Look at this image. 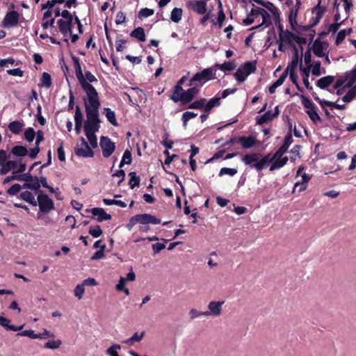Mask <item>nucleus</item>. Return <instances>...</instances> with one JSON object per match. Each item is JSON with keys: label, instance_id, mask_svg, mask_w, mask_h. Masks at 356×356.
Returning a JSON list of instances; mask_svg holds the SVG:
<instances>
[{"label": "nucleus", "instance_id": "nucleus-1", "mask_svg": "<svg viewBox=\"0 0 356 356\" xmlns=\"http://www.w3.org/2000/svg\"><path fill=\"white\" fill-rule=\"evenodd\" d=\"M241 161L251 168L255 169L257 172L270 165L269 170L273 171L284 166L281 157H275V152L273 156L270 154L262 156L261 153L254 152L245 154L241 158Z\"/></svg>", "mask_w": 356, "mask_h": 356}, {"label": "nucleus", "instance_id": "nucleus-2", "mask_svg": "<svg viewBox=\"0 0 356 356\" xmlns=\"http://www.w3.org/2000/svg\"><path fill=\"white\" fill-rule=\"evenodd\" d=\"M87 120L83 124L85 134L98 131L100 128L99 108L100 101L98 93L83 98Z\"/></svg>", "mask_w": 356, "mask_h": 356}, {"label": "nucleus", "instance_id": "nucleus-3", "mask_svg": "<svg viewBox=\"0 0 356 356\" xmlns=\"http://www.w3.org/2000/svg\"><path fill=\"white\" fill-rule=\"evenodd\" d=\"M216 70L213 67H207L196 72L190 79L188 86H194L200 89L207 82L216 79Z\"/></svg>", "mask_w": 356, "mask_h": 356}, {"label": "nucleus", "instance_id": "nucleus-4", "mask_svg": "<svg viewBox=\"0 0 356 356\" xmlns=\"http://www.w3.org/2000/svg\"><path fill=\"white\" fill-rule=\"evenodd\" d=\"M71 58L74 63L76 76L82 89L86 92V95L88 96L98 93L96 89L91 83H89L87 81H86V79H84V75L81 70L79 58L73 54L71 55Z\"/></svg>", "mask_w": 356, "mask_h": 356}, {"label": "nucleus", "instance_id": "nucleus-5", "mask_svg": "<svg viewBox=\"0 0 356 356\" xmlns=\"http://www.w3.org/2000/svg\"><path fill=\"white\" fill-rule=\"evenodd\" d=\"M257 70V60L246 61L240 65L234 76L238 83L244 82L248 76Z\"/></svg>", "mask_w": 356, "mask_h": 356}, {"label": "nucleus", "instance_id": "nucleus-6", "mask_svg": "<svg viewBox=\"0 0 356 356\" xmlns=\"http://www.w3.org/2000/svg\"><path fill=\"white\" fill-rule=\"evenodd\" d=\"M138 223L159 225L161 223V220L149 213L137 214L130 218L126 227L129 230H131L134 226Z\"/></svg>", "mask_w": 356, "mask_h": 356}, {"label": "nucleus", "instance_id": "nucleus-7", "mask_svg": "<svg viewBox=\"0 0 356 356\" xmlns=\"http://www.w3.org/2000/svg\"><path fill=\"white\" fill-rule=\"evenodd\" d=\"M36 202L40 211L42 213H49L55 209L54 201L42 191L38 193Z\"/></svg>", "mask_w": 356, "mask_h": 356}, {"label": "nucleus", "instance_id": "nucleus-8", "mask_svg": "<svg viewBox=\"0 0 356 356\" xmlns=\"http://www.w3.org/2000/svg\"><path fill=\"white\" fill-rule=\"evenodd\" d=\"M259 14H262V22L257 26L251 27L250 30L259 29V31H263V26L268 27L272 24V20L268 13L265 9L257 7L253 4L252 8L250 10V15H259Z\"/></svg>", "mask_w": 356, "mask_h": 356}, {"label": "nucleus", "instance_id": "nucleus-9", "mask_svg": "<svg viewBox=\"0 0 356 356\" xmlns=\"http://www.w3.org/2000/svg\"><path fill=\"white\" fill-rule=\"evenodd\" d=\"M73 21L74 19L64 20V19H59L57 20V24L60 33L63 35V41L69 44V40L66 38L68 33H72L73 31L74 24Z\"/></svg>", "mask_w": 356, "mask_h": 356}, {"label": "nucleus", "instance_id": "nucleus-10", "mask_svg": "<svg viewBox=\"0 0 356 356\" xmlns=\"http://www.w3.org/2000/svg\"><path fill=\"white\" fill-rule=\"evenodd\" d=\"M99 145L104 158L110 157L115 149V143L108 136H101Z\"/></svg>", "mask_w": 356, "mask_h": 356}, {"label": "nucleus", "instance_id": "nucleus-11", "mask_svg": "<svg viewBox=\"0 0 356 356\" xmlns=\"http://www.w3.org/2000/svg\"><path fill=\"white\" fill-rule=\"evenodd\" d=\"M289 125L290 131L285 136L283 144L275 152V157L282 156L288 151L289 146L293 142V139L292 134H291V131L292 124L290 121H289Z\"/></svg>", "mask_w": 356, "mask_h": 356}, {"label": "nucleus", "instance_id": "nucleus-12", "mask_svg": "<svg viewBox=\"0 0 356 356\" xmlns=\"http://www.w3.org/2000/svg\"><path fill=\"white\" fill-rule=\"evenodd\" d=\"M19 15L17 11H9L6 14L2 21V26L4 28H10L16 26L19 23Z\"/></svg>", "mask_w": 356, "mask_h": 356}, {"label": "nucleus", "instance_id": "nucleus-13", "mask_svg": "<svg viewBox=\"0 0 356 356\" xmlns=\"http://www.w3.org/2000/svg\"><path fill=\"white\" fill-rule=\"evenodd\" d=\"M41 185L44 187H49V184L45 177H35V181L32 183H24L22 185L23 188L30 189L40 193Z\"/></svg>", "mask_w": 356, "mask_h": 356}, {"label": "nucleus", "instance_id": "nucleus-14", "mask_svg": "<svg viewBox=\"0 0 356 356\" xmlns=\"http://www.w3.org/2000/svg\"><path fill=\"white\" fill-rule=\"evenodd\" d=\"M81 145L84 147H78L75 149V154L77 156L83 158H92L94 156V151L89 147L88 143L81 137L80 138Z\"/></svg>", "mask_w": 356, "mask_h": 356}, {"label": "nucleus", "instance_id": "nucleus-15", "mask_svg": "<svg viewBox=\"0 0 356 356\" xmlns=\"http://www.w3.org/2000/svg\"><path fill=\"white\" fill-rule=\"evenodd\" d=\"M86 212H90L93 217H96L97 222H102L104 220H110L112 218L111 214L107 213L103 208L95 207L92 209H87Z\"/></svg>", "mask_w": 356, "mask_h": 356}, {"label": "nucleus", "instance_id": "nucleus-16", "mask_svg": "<svg viewBox=\"0 0 356 356\" xmlns=\"http://www.w3.org/2000/svg\"><path fill=\"white\" fill-rule=\"evenodd\" d=\"M188 8L199 15H203L207 12V5L204 1L193 0L188 3Z\"/></svg>", "mask_w": 356, "mask_h": 356}, {"label": "nucleus", "instance_id": "nucleus-17", "mask_svg": "<svg viewBox=\"0 0 356 356\" xmlns=\"http://www.w3.org/2000/svg\"><path fill=\"white\" fill-rule=\"evenodd\" d=\"M200 92V89L197 87L194 86H191L190 88L185 90L184 95L181 97V104H186L188 103L191 102L195 96H197Z\"/></svg>", "mask_w": 356, "mask_h": 356}, {"label": "nucleus", "instance_id": "nucleus-18", "mask_svg": "<svg viewBox=\"0 0 356 356\" xmlns=\"http://www.w3.org/2000/svg\"><path fill=\"white\" fill-rule=\"evenodd\" d=\"M313 52L318 58H322L325 56L323 52L324 46L328 47L327 42H322L319 38L314 40L313 44Z\"/></svg>", "mask_w": 356, "mask_h": 356}, {"label": "nucleus", "instance_id": "nucleus-19", "mask_svg": "<svg viewBox=\"0 0 356 356\" xmlns=\"http://www.w3.org/2000/svg\"><path fill=\"white\" fill-rule=\"evenodd\" d=\"M224 304V301H211L208 305L209 313L211 316H218L222 312V305Z\"/></svg>", "mask_w": 356, "mask_h": 356}, {"label": "nucleus", "instance_id": "nucleus-20", "mask_svg": "<svg viewBox=\"0 0 356 356\" xmlns=\"http://www.w3.org/2000/svg\"><path fill=\"white\" fill-rule=\"evenodd\" d=\"M238 140L241 146L245 149H249L256 145V138L251 136H238Z\"/></svg>", "mask_w": 356, "mask_h": 356}, {"label": "nucleus", "instance_id": "nucleus-21", "mask_svg": "<svg viewBox=\"0 0 356 356\" xmlns=\"http://www.w3.org/2000/svg\"><path fill=\"white\" fill-rule=\"evenodd\" d=\"M298 11L299 10H297V9H294L293 8H291L290 9L289 13V22L293 31H296L297 33H300L299 31L296 30V26H298V22L296 18Z\"/></svg>", "mask_w": 356, "mask_h": 356}, {"label": "nucleus", "instance_id": "nucleus-22", "mask_svg": "<svg viewBox=\"0 0 356 356\" xmlns=\"http://www.w3.org/2000/svg\"><path fill=\"white\" fill-rule=\"evenodd\" d=\"M334 81V77L331 75L323 76L319 79L316 82V86L321 89H326Z\"/></svg>", "mask_w": 356, "mask_h": 356}, {"label": "nucleus", "instance_id": "nucleus-23", "mask_svg": "<svg viewBox=\"0 0 356 356\" xmlns=\"http://www.w3.org/2000/svg\"><path fill=\"white\" fill-rule=\"evenodd\" d=\"M221 104V98L215 96L210 99L207 103H204V112L209 113L212 108L218 107Z\"/></svg>", "mask_w": 356, "mask_h": 356}, {"label": "nucleus", "instance_id": "nucleus-24", "mask_svg": "<svg viewBox=\"0 0 356 356\" xmlns=\"http://www.w3.org/2000/svg\"><path fill=\"white\" fill-rule=\"evenodd\" d=\"M236 67V61L235 60H230V61H225L222 64L216 63L213 65L214 68H218L221 71L226 72V71H232L234 70Z\"/></svg>", "mask_w": 356, "mask_h": 356}, {"label": "nucleus", "instance_id": "nucleus-25", "mask_svg": "<svg viewBox=\"0 0 356 356\" xmlns=\"http://www.w3.org/2000/svg\"><path fill=\"white\" fill-rule=\"evenodd\" d=\"M300 70L302 72V81H303V83H304L305 88L309 91L312 90L313 88L309 82L310 66L308 65L306 67H302V65H300Z\"/></svg>", "mask_w": 356, "mask_h": 356}, {"label": "nucleus", "instance_id": "nucleus-26", "mask_svg": "<svg viewBox=\"0 0 356 356\" xmlns=\"http://www.w3.org/2000/svg\"><path fill=\"white\" fill-rule=\"evenodd\" d=\"M185 90L183 89L182 86L175 85L174 87V92L170 96V99L174 102L177 103L179 101L181 102V97L184 95Z\"/></svg>", "mask_w": 356, "mask_h": 356}, {"label": "nucleus", "instance_id": "nucleus-27", "mask_svg": "<svg viewBox=\"0 0 356 356\" xmlns=\"http://www.w3.org/2000/svg\"><path fill=\"white\" fill-rule=\"evenodd\" d=\"M130 36L137 39L139 42H145L146 40L144 29L140 26L134 29L131 32Z\"/></svg>", "mask_w": 356, "mask_h": 356}, {"label": "nucleus", "instance_id": "nucleus-28", "mask_svg": "<svg viewBox=\"0 0 356 356\" xmlns=\"http://www.w3.org/2000/svg\"><path fill=\"white\" fill-rule=\"evenodd\" d=\"M17 161H7L0 168V175H6L10 170H15L17 168Z\"/></svg>", "mask_w": 356, "mask_h": 356}, {"label": "nucleus", "instance_id": "nucleus-29", "mask_svg": "<svg viewBox=\"0 0 356 356\" xmlns=\"http://www.w3.org/2000/svg\"><path fill=\"white\" fill-rule=\"evenodd\" d=\"M287 76V72H283L279 79L276 80L275 82H273L269 87H268V92L270 94H273L275 92V90L277 88L282 86L285 81L286 78Z\"/></svg>", "mask_w": 356, "mask_h": 356}, {"label": "nucleus", "instance_id": "nucleus-30", "mask_svg": "<svg viewBox=\"0 0 356 356\" xmlns=\"http://www.w3.org/2000/svg\"><path fill=\"white\" fill-rule=\"evenodd\" d=\"M19 197L32 206L35 207L37 205V202L34 195L29 191L21 193Z\"/></svg>", "mask_w": 356, "mask_h": 356}, {"label": "nucleus", "instance_id": "nucleus-31", "mask_svg": "<svg viewBox=\"0 0 356 356\" xmlns=\"http://www.w3.org/2000/svg\"><path fill=\"white\" fill-rule=\"evenodd\" d=\"M24 126L23 122L19 120H14L9 123L8 129L14 134H19Z\"/></svg>", "mask_w": 356, "mask_h": 356}, {"label": "nucleus", "instance_id": "nucleus-32", "mask_svg": "<svg viewBox=\"0 0 356 356\" xmlns=\"http://www.w3.org/2000/svg\"><path fill=\"white\" fill-rule=\"evenodd\" d=\"M345 77L348 81V83L345 85V87H351L354 83L356 82V67H355L350 71L345 72Z\"/></svg>", "mask_w": 356, "mask_h": 356}, {"label": "nucleus", "instance_id": "nucleus-33", "mask_svg": "<svg viewBox=\"0 0 356 356\" xmlns=\"http://www.w3.org/2000/svg\"><path fill=\"white\" fill-rule=\"evenodd\" d=\"M353 32L352 28H348L346 29H342L338 32L336 39H335V44H340L343 40L345 39L346 35H350Z\"/></svg>", "mask_w": 356, "mask_h": 356}, {"label": "nucleus", "instance_id": "nucleus-34", "mask_svg": "<svg viewBox=\"0 0 356 356\" xmlns=\"http://www.w3.org/2000/svg\"><path fill=\"white\" fill-rule=\"evenodd\" d=\"M128 175L129 177V185L131 189L140 186V178L136 172H130Z\"/></svg>", "mask_w": 356, "mask_h": 356}, {"label": "nucleus", "instance_id": "nucleus-35", "mask_svg": "<svg viewBox=\"0 0 356 356\" xmlns=\"http://www.w3.org/2000/svg\"><path fill=\"white\" fill-rule=\"evenodd\" d=\"M51 85H52V81H51V75L49 73L44 72L42 74V76L40 79V83L39 84V86L45 87L46 88H49L51 86Z\"/></svg>", "mask_w": 356, "mask_h": 356}, {"label": "nucleus", "instance_id": "nucleus-36", "mask_svg": "<svg viewBox=\"0 0 356 356\" xmlns=\"http://www.w3.org/2000/svg\"><path fill=\"white\" fill-rule=\"evenodd\" d=\"M104 113L111 124L115 127L118 126V123L115 118V113L113 111H112L110 108H104Z\"/></svg>", "mask_w": 356, "mask_h": 356}, {"label": "nucleus", "instance_id": "nucleus-37", "mask_svg": "<svg viewBox=\"0 0 356 356\" xmlns=\"http://www.w3.org/2000/svg\"><path fill=\"white\" fill-rule=\"evenodd\" d=\"M11 153L16 156H24L28 153V149L25 146L15 145L11 149Z\"/></svg>", "mask_w": 356, "mask_h": 356}, {"label": "nucleus", "instance_id": "nucleus-38", "mask_svg": "<svg viewBox=\"0 0 356 356\" xmlns=\"http://www.w3.org/2000/svg\"><path fill=\"white\" fill-rule=\"evenodd\" d=\"M273 118H274L272 116V111H268L257 119L256 123L257 124L261 125L268 121H271Z\"/></svg>", "mask_w": 356, "mask_h": 356}, {"label": "nucleus", "instance_id": "nucleus-39", "mask_svg": "<svg viewBox=\"0 0 356 356\" xmlns=\"http://www.w3.org/2000/svg\"><path fill=\"white\" fill-rule=\"evenodd\" d=\"M275 38H276V33L273 29L271 30H269L267 32V36H266V41L264 43V47H266V49H268L272 45L273 40H275Z\"/></svg>", "mask_w": 356, "mask_h": 356}, {"label": "nucleus", "instance_id": "nucleus-40", "mask_svg": "<svg viewBox=\"0 0 356 356\" xmlns=\"http://www.w3.org/2000/svg\"><path fill=\"white\" fill-rule=\"evenodd\" d=\"M182 17V9L174 8L171 12L170 19L175 23H178Z\"/></svg>", "mask_w": 356, "mask_h": 356}, {"label": "nucleus", "instance_id": "nucleus-41", "mask_svg": "<svg viewBox=\"0 0 356 356\" xmlns=\"http://www.w3.org/2000/svg\"><path fill=\"white\" fill-rule=\"evenodd\" d=\"M205 98H200L198 100L191 102V104L188 106V108L189 109H204V103L206 102Z\"/></svg>", "mask_w": 356, "mask_h": 356}, {"label": "nucleus", "instance_id": "nucleus-42", "mask_svg": "<svg viewBox=\"0 0 356 356\" xmlns=\"http://www.w3.org/2000/svg\"><path fill=\"white\" fill-rule=\"evenodd\" d=\"M306 113L314 123L316 124L318 122L321 121V118L316 111V107L310 110H307Z\"/></svg>", "mask_w": 356, "mask_h": 356}, {"label": "nucleus", "instance_id": "nucleus-43", "mask_svg": "<svg viewBox=\"0 0 356 356\" xmlns=\"http://www.w3.org/2000/svg\"><path fill=\"white\" fill-rule=\"evenodd\" d=\"M18 181H24L25 183H32L35 181V177H33L31 171L27 172H23L20 175H17Z\"/></svg>", "mask_w": 356, "mask_h": 356}, {"label": "nucleus", "instance_id": "nucleus-44", "mask_svg": "<svg viewBox=\"0 0 356 356\" xmlns=\"http://www.w3.org/2000/svg\"><path fill=\"white\" fill-rule=\"evenodd\" d=\"M88 233L93 237V238H98L100 236L102 235L103 232L100 227V225H97L95 226H91L89 228Z\"/></svg>", "mask_w": 356, "mask_h": 356}, {"label": "nucleus", "instance_id": "nucleus-45", "mask_svg": "<svg viewBox=\"0 0 356 356\" xmlns=\"http://www.w3.org/2000/svg\"><path fill=\"white\" fill-rule=\"evenodd\" d=\"M299 62V57L292 56V59L291 62L288 64L286 68L284 70L283 72H287L289 74V71H296L297 65Z\"/></svg>", "mask_w": 356, "mask_h": 356}, {"label": "nucleus", "instance_id": "nucleus-46", "mask_svg": "<svg viewBox=\"0 0 356 356\" xmlns=\"http://www.w3.org/2000/svg\"><path fill=\"white\" fill-rule=\"evenodd\" d=\"M106 244L105 243H103V245H102L100 246V249L98 250L97 251H96L93 255L91 257V260H98V259H103L104 257H105V249H106Z\"/></svg>", "mask_w": 356, "mask_h": 356}, {"label": "nucleus", "instance_id": "nucleus-47", "mask_svg": "<svg viewBox=\"0 0 356 356\" xmlns=\"http://www.w3.org/2000/svg\"><path fill=\"white\" fill-rule=\"evenodd\" d=\"M296 35L289 31V30H286L285 32L283 33V40H286L290 47L294 46L293 40L295 38Z\"/></svg>", "mask_w": 356, "mask_h": 356}, {"label": "nucleus", "instance_id": "nucleus-48", "mask_svg": "<svg viewBox=\"0 0 356 356\" xmlns=\"http://www.w3.org/2000/svg\"><path fill=\"white\" fill-rule=\"evenodd\" d=\"M61 343H62V341L60 339L51 340V341H49L47 343H45L44 344L43 347L44 348L54 350V349L58 348L60 346Z\"/></svg>", "mask_w": 356, "mask_h": 356}, {"label": "nucleus", "instance_id": "nucleus-49", "mask_svg": "<svg viewBox=\"0 0 356 356\" xmlns=\"http://www.w3.org/2000/svg\"><path fill=\"white\" fill-rule=\"evenodd\" d=\"M86 136L91 145V147L95 149L97 147V138L95 132L86 134Z\"/></svg>", "mask_w": 356, "mask_h": 356}, {"label": "nucleus", "instance_id": "nucleus-50", "mask_svg": "<svg viewBox=\"0 0 356 356\" xmlns=\"http://www.w3.org/2000/svg\"><path fill=\"white\" fill-rule=\"evenodd\" d=\"M120 348H121V346L115 343V344H113L111 346H110L106 350V353L109 356H119L118 350H120Z\"/></svg>", "mask_w": 356, "mask_h": 356}, {"label": "nucleus", "instance_id": "nucleus-51", "mask_svg": "<svg viewBox=\"0 0 356 356\" xmlns=\"http://www.w3.org/2000/svg\"><path fill=\"white\" fill-rule=\"evenodd\" d=\"M314 14L316 15V16L312 17L311 19L312 24H310V25L312 26V28L316 26L320 22L324 13L323 10H318L316 11Z\"/></svg>", "mask_w": 356, "mask_h": 356}, {"label": "nucleus", "instance_id": "nucleus-52", "mask_svg": "<svg viewBox=\"0 0 356 356\" xmlns=\"http://www.w3.org/2000/svg\"><path fill=\"white\" fill-rule=\"evenodd\" d=\"M237 173V170L236 168H222L219 172V176L222 177L225 175H228L231 177L234 176Z\"/></svg>", "mask_w": 356, "mask_h": 356}, {"label": "nucleus", "instance_id": "nucleus-53", "mask_svg": "<svg viewBox=\"0 0 356 356\" xmlns=\"http://www.w3.org/2000/svg\"><path fill=\"white\" fill-rule=\"evenodd\" d=\"M154 13V10L151 8H141L138 13V17L140 19L152 16Z\"/></svg>", "mask_w": 356, "mask_h": 356}, {"label": "nucleus", "instance_id": "nucleus-54", "mask_svg": "<svg viewBox=\"0 0 356 356\" xmlns=\"http://www.w3.org/2000/svg\"><path fill=\"white\" fill-rule=\"evenodd\" d=\"M302 104L305 108H306L307 110H310L312 108H316V105L312 102L310 99L308 97L302 95L300 97Z\"/></svg>", "mask_w": 356, "mask_h": 356}, {"label": "nucleus", "instance_id": "nucleus-55", "mask_svg": "<svg viewBox=\"0 0 356 356\" xmlns=\"http://www.w3.org/2000/svg\"><path fill=\"white\" fill-rule=\"evenodd\" d=\"M24 138L29 143L32 142L35 136V132L32 127H29L24 131Z\"/></svg>", "mask_w": 356, "mask_h": 356}, {"label": "nucleus", "instance_id": "nucleus-56", "mask_svg": "<svg viewBox=\"0 0 356 356\" xmlns=\"http://www.w3.org/2000/svg\"><path fill=\"white\" fill-rule=\"evenodd\" d=\"M16 336L17 337H29L31 339H35L38 338V335L34 333V331L31 329L24 330L20 332L17 333Z\"/></svg>", "mask_w": 356, "mask_h": 356}, {"label": "nucleus", "instance_id": "nucleus-57", "mask_svg": "<svg viewBox=\"0 0 356 356\" xmlns=\"http://www.w3.org/2000/svg\"><path fill=\"white\" fill-rule=\"evenodd\" d=\"M57 154L58 160L61 162H63L65 161V154L63 148V141L59 140V147L57 149Z\"/></svg>", "mask_w": 356, "mask_h": 356}, {"label": "nucleus", "instance_id": "nucleus-58", "mask_svg": "<svg viewBox=\"0 0 356 356\" xmlns=\"http://www.w3.org/2000/svg\"><path fill=\"white\" fill-rule=\"evenodd\" d=\"M168 134L165 132L163 136V140L161 142V145L166 148L165 150L171 149L174 144V142L172 140H168Z\"/></svg>", "mask_w": 356, "mask_h": 356}, {"label": "nucleus", "instance_id": "nucleus-59", "mask_svg": "<svg viewBox=\"0 0 356 356\" xmlns=\"http://www.w3.org/2000/svg\"><path fill=\"white\" fill-rule=\"evenodd\" d=\"M22 188H23L22 186L19 184H15L8 189L7 193L10 195H16Z\"/></svg>", "mask_w": 356, "mask_h": 356}, {"label": "nucleus", "instance_id": "nucleus-60", "mask_svg": "<svg viewBox=\"0 0 356 356\" xmlns=\"http://www.w3.org/2000/svg\"><path fill=\"white\" fill-rule=\"evenodd\" d=\"M125 176H126L125 172L122 169L118 170L113 174H112V177H120V179L118 181V186L121 185L122 182L124 180Z\"/></svg>", "mask_w": 356, "mask_h": 356}, {"label": "nucleus", "instance_id": "nucleus-61", "mask_svg": "<svg viewBox=\"0 0 356 356\" xmlns=\"http://www.w3.org/2000/svg\"><path fill=\"white\" fill-rule=\"evenodd\" d=\"M321 62L320 61H315L313 64H312V73L313 75L314 76H318L321 74Z\"/></svg>", "mask_w": 356, "mask_h": 356}, {"label": "nucleus", "instance_id": "nucleus-62", "mask_svg": "<svg viewBox=\"0 0 356 356\" xmlns=\"http://www.w3.org/2000/svg\"><path fill=\"white\" fill-rule=\"evenodd\" d=\"M84 291L85 289L83 284H77L74 289V296L80 300L83 298Z\"/></svg>", "mask_w": 356, "mask_h": 356}, {"label": "nucleus", "instance_id": "nucleus-63", "mask_svg": "<svg viewBox=\"0 0 356 356\" xmlns=\"http://www.w3.org/2000/svg\"><path fill=\"white\" fill-rule=\"evenodd\" d=\"M60 14L63 17L62 19H64V20L74 19V17H75V16L76 15V13L75 11H74L73 13H70L67 9L62 10Z\"/></svg>", "mask_w": 356, "mask_h": 356}, {"label": "nucleus", "instance_id": "nucleus-64", "mask_svg": "<svg viewBox=\"0 0 356 356\" xmlns=\"http://www.w3.org/2000/svg\"><path fill=\"white\" fill-rule=\"evenodd\" d=\"M356 93L350 89L346 94L342 97V101L344 102H350L355 97Z\"/></svg>", "mask_w": 356, "mask_h": 356}]
</instances>
